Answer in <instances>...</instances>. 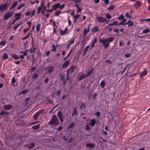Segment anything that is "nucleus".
<instances>
[{
    "instance_id": "obj_36",
    "label": "nucleus",
    "mask_w": 150,
    "mask_h": 150,
    "mask_svg": "<svg viewBox=\"0 0 150 150\" xmlns=\"http://www.w3.org/2000/svg\"><path fill=\"white\" fill-rule=\"evenodd\" d=\"M9 17V13H7L4 16V18L5 20H6Z\"/></svg>"
},
{
    "instance_id": "obj_38",
    "label": "nucleus",
    "mask_w": 150,
    "mask_h": 150,
    "mask_svg": "<svg viewBox=\"0 0 150 150\" xmlns=\"http://www.w3.org/2000/svg\"><path fill=\"white\" fill-rule=\"evenodd\" d=\"M75 38H72V40H70L69 41V45H71L73 44L74 42Z\"/></svg>"
},
{
    "instance_id": "obj_3",
    "label": "nucleus",
    "mask_w": 150,
    "mask_h": 150,
    "mask_svg": "<svg viewBox=\"0 0 150 150\" xmlns=\"http://www.w3.org/2000/svg\"><path fill=\"white\" fill-rule=\"evenodd\" d=\"M99 42L102 43L103 47L105 48L108 47L109 45L106 39H99Z\"/></svg>"
},
{
    "instance_id": "obj_16",
    "label": "nucleus",
    "mask_w": 150,
    "mask_h": 150,
    "mask_svg": "<svg viewBox=\"0 0 150 150\" xmlns=\"http://www.w3.org/2000/svg\"><path fill=\"white\" fill-rule=\"evenodd\" d=\"M18 3V1H14L12 4L11 6L10 7V9H13L14 8V7L17 5Z\"/></svg>"
},
{
    "instance_id": "obj_30",
    "label": "nucleus",
    "mask_w": 150,
    "mask_h": 150,
    "mask_svg": "<svg viewBox=\"0 0 150 150\" xmlns=\"http://www.w3.org/2000/svg\"><path fill=\"white\" fill-rule=\"evenodd\" d=\"M86 77H87L86 76V75H85L84 74H82L79 77V80H81Z\"/></svg>"
},
{
    "instance_id": "obj_15",
    "label": "nucleus",
    "mask_w": 150,
    "mask_h": 150,
    "mask_svg": "<svg viewBox=\"0 0 150 150\" xmlns=\"http://www.w3.org/2000/svg\"><path fill=\"white\" fill-rule=\"evenodd\" d=\"M106 39L108 43L109 44L110 42H112L113 40L114 39V38L113 37H110Z\"/></svg>"
},
{
    "instance_id": "obj_63",
    "label": "nucleus",
    "mask_w": 150,
    "mask_h": 150,
    "mask_svg": "<svg viewBox=\"0 0 150 150\" xmlns=\"http://www.w3.org/2000/svg\"><path fill=\"white\" fill-rule=\"evenodd\" d=\"M104 2L106 4H107L109 3V0H104Z\"/></svg>"
},
{
    "instance_id": "obj_62",
    "label": "nucleus",
    "mask_w": 150,
    "mask_h": 150,
    "mask_svg": "<svg viewBox=\"0 0 150 150\" xmlns=\"http://www.w3.org/2000/svg\"><path fill=\"white\" fill-rule=\"evenodd\" d=\"M5 114H6V112H5L4 111H2L0 113V115H5Z\"/></svg>"
},
{
    "instance_id": "obj_56",
    "label": "nucleus",
    "mask_w": 150,
    "mask_h": 150,
    "mask_svg": "<svg viewBox=\"0 0 150 150\" xmlns=\"http://www.w3.org/2000/svg\"><path fill=\"white\" fill-rule=\"evenodd\" d=\"M36 12V10H33L32 12V14L31 16H33Z\"/></svg>"
},
{
    "instance_id": "obj_18",
    "label": "nucleus",
    "mask_w": 150,
    "mask_h": 150,
    "mask_svg": "<svg viewBox=\"0 0 150 150\" xmlns=\"http://www.w3.org/2000/svg\"><path fill=\"white\" fill-rule=\"evenodd\" d=\"M125 24L126 25L128 24L129 27L133 25V22L130 20H128L127 23H125Z\"/></svg>"
},
{
    "instance_id": "obj_5",
    "label": "nucleus",
    "mask_w": 150,
    "mask_h": 150,
    "mask_svg": "<svg viewBox=\"0 0 150 150\" xmlns=\"http://www.w3.org/2000/svg\"><path fill=\"white\" fill-rule=\"evenodd\" d=\"M11 84L13 86H16L18 85V81L15 79L14 77H13L11 79Z\"/></svg>"
},
{
    "instance_id": "obj_37",
    "label": "nucleus",
    "mask_w": 150,
    "mask_h": 150,
    "mask_svg": "<svg viewBox=\"0 0 150 150\" xmlns=\"http://www.w3.org/2000/svg\"><path fill=\"white\" fill-rule=\"evenodd\" d=\"M40 25L39 24H38L36 28V31L37 32H38L40 30Z\"/></svg>"
},
{
    "instance_id": "obj_35",
    "label": "nucleus",
    "mask_w": 150,
    "mask_h": 150,
    "mask_svg": "<svg viewBox=\"0 0 150 150\" xmlns=\"http://www.w3.org/2000/svg\"><path fill=\"white\" fill-rule=\"evenodd\" d=\"M124 16L123 15H121L120 16H119L117 18V19L119 20H121L124 19Z\"/></svg>"
},
{
    "instance_id": "obj_48",
    "label": "nucleus",
    "mask_w": 150,
    "mask_h": 150,
    "mask_svg": "<svg viewBox=\"0 0 150 150\" xmlns=\"http://www.w3.org/2000/svg\"><path fill=\"white\" fill-rule=\"evenodd\" d=\"M6 44V42L5 41H3L0 42V45L2 46H4Z\"/></svg>"
},
{
    "instance_id": "obj_1",
    "label": "nucleus",
    "mask_w": 150,
    "mask_h": 150,
    "mask_svg": "<svg viewBox=\"0 0 150 150\" xmlns=\"http://www.w3.org/2000/svg\"><path fill=\"white\" fill-rule=\"evenodd\" d=\"M59 122V121L56 115L53 116L51 121L49 122V123L52 125H57Z\"/></svg>"
},
{
    "instance_id": "obj_60",
    "label": "nucleus",
    "mask_w": 150,
    "mask_h": 150,
    "mask_svg": "<svg viewBox=\"0 0 150 150\" xmlns=\"http://www.w3.org/2000/svg\"><path fill=\"white\" fill-rule=\"evenodd\" d=\"M64 7V4H63L61 6H60L59 5V7L60 9H62Z\"/></svg>"
},
{
    "instance_id": "obj_12",
    "label": "nucleus",
    "mask_w": 150,
    "mask_h": 150,
    "mask_svg": "<svg viewBox=\"0 0 150 150\" xmlns=\"http://www.w3.org/2000/svg\"><path fill=\"white\" fill-rule=\"evenodd\" d=\"M90 30V26H88L87 28H84V31L83 33V35L84 36L86 34L88 33Z\"/></svg>"
},
{
    "instance_id": "obj_57",
    "label": "nucleus",
    "mask_w": 150,
    "mask_h": 150,
    "mask_svg": "<svg viewBox=\"0 0 150 150\" xmlns=\"http://www.w3.org/2000/svg\"><path fill=\"white\" fill-rule=\"evenodd\" d=\"M95 115L98 117L100 115V113L99 112H97L95 113Z\"/></svg>"
},
{
    "instance_id": "obj_22",
    "label": "nucleus",
    "mask_w": 150,
    "mask_h": 150,
    "mask_svg": "<svg viewBox=\"0 0 150 150\" xmlns=\"http://www.w3.org/2000/svg\"><path fill=\"white\" fill-rule=\"evenodd\" d=\"M105 84V82L104 81H101L100 84V85L101 88H103L104 87Z\"/></svg>"
},
{
    "instance_id": "obj_43",
    "label": "nucleus",
    "mask_w": 150,
    "mask_h": 150,
    "mask_svg": "<svg viewBox=\"0 0 150 150\" xmlns=\"http://www.w3.org/2000/svg\"><path fill=\"white\" fill-rule=\"evenodd\" d=\"M125 16L127 17H128L129 18H130L132 16L130 15H129V13L128 12H127L125 14Z\"/></svg>"
},
{
    "instance_id": "obj_7",
    "label": "nucleus",
    "mask_w": 150,
    "mask_h": 150,
    "mask_svg": "<svg viewBox=\"0 0 150 150\" xmlns=\"http://www.w3.org/2000/svg\"><path fill=\"white\" fill-rule=\"evenodd\" d=\"M69 62L68 60L65 61L62 64V67L63 68H66L69 64Z\"/></svg>"
},
{
    "instance_id": "obj_28",
    "label": "nucleus",
    "mask_w": 150,
    "mask_h": 150,
    "mask_svg": "<svg viewBox=\"0 0 150 150\" xmlns=\"http://www.w3.org/2000/svg\"><path fill=\"white\" fill-rule=\"evenodd\" d=\"M106 18L107 19H110L112 18L110 14L109 13H108L106 15Z\"/></svg>"
},
{
    "instance_id": "obj_19",
    "label": "nucleus",
    "mask_w": 150,
    "mask_h": 150,
    "mask_svg": "<svg viewBox=\"0 0 150 150\" xmlns=\"http://www.w3.org/2000/svg\"><path fill=\"white\" fill-rule=\"evenodd\" d=\"M147 74V71H146L145 69L144 70V71L142 72L141 73L140 75V77L141 78H142V77L146 75Z\"/></svg>"
},
{
    "instance_id": "obj_54",
    "label": "nucleus",
    "mask_w": 150,
    "mask_h": 150,
    "mask_svg": "<svg viewBox=\"0 0 150 150\" xmlns=\"http://www.w3.org/2000/svg\"><path fill=\"white\" fill-rule=\"evenodd\" d=\"M114 32H116L117 34H119V30L118 29H115L113 30Z\"/></svg>"
},
{
    "instance_id": "obj_2",
    "label": "nucleus",
    "mask_w": 150,
    "mask_h": 150,
    "mask_svg": "<svg viewBox=\"0 0 150 150\" xmlns=\"http://www.w3.org/2000/svg\"><path fill=\"white\" fill-rule=\"evenodd\" d=\"M97 21L99 22L107 24L109 23V20L107 21L104 18L102 17L97 16L96 18Z\"/></svg>"
},
{
    "instance_id": "obj_9",
    "label": "nucleus",
    "mask_w": 150,
    "mask_h": 150,
    "mask_svg": "<svg viewBox=\"0 0 150 150\" xmlns=\"http://www.w3.org/2000/svg\"><path fill=\"white\" fill-rule=\"evenodd\" d=\"M21 13H15L14 16L15 19L17 21L18 20L21 18Z\"/></svg>"
},
{
    "instance_id": "obj_25",
    "label": "nucleus",
    "mask_w": 150,
    "mask_h": 150,
    "mask_svg": "<svg viewBox=\"0 0 150 150\" xmlns=\"http://www.w3.org/2000/svg\"><path fill=\"white\" fill-rule=\"evenodd\" d=\"M93 69H91V70L87 74H86V76L87 77L89 76L93 73Z\"/></svg>"
},
{
    "instance_id": "obj_42",
    "label": "nucleus",
    "mask_w": 150,
    "mask_h": 150,
    "mask_svg": "<svg viewBox=\"0 0 150 150\" xmlns=\"http://www.w3.org/2000/svg\"><path fill=\"white\" fill-rule=\"evenodd\" d=\"M89 48V46L88 45L84 49V51L85 53H86V52H87Z\"/></svg>"
},
{
    "instance_id": "obj_51",
    "label": "nucleus",
    "mask_w": 150,
    "mask_h": 150,
    "mask_svg": "<svg viewBox=\"0 0 150 150\" xmlns=\"http://www.w3.org/2000/svg\"><path fill=\"white\" fill-rule=\"evenodd\" d=\"M72 1H73L75 2L76 3H78L80 2L81 1V0H71Z\"/></svg>"
},
{
    "instance_id": "obj_8",
    "label": "nucleus",
    "mask_w": 150,
    "mask_h": 150,
    "mask_svg": "<svg viewBox=\"0 0 150 150\" xmlns=\"http://www.w3.org/2000/svg\"><path fill=\"white\" fill-rule=\"evenodd\" d=\"M76 67L74 65H72L67 70V72L68 73L71 72H73L74 69H76Z\"/></svg>"
},
{
    "instance_id": "obj_39",
    "label": "nucleus",
    "mask_w": 150,
    "mask_h": 150,
    "mask_svg": "<svg viewBox=\"0 0 150 150\" xmlns=\"http://www.w3.org/2000/svg\"><path fill=\"white\" fill-rule=\"evenodd\" d=\"M72 52V50H71L69 52L68 54L65 57V58H64L63 59L64 60H66L67 58L70 55V54Z\"/></svg>"
},
{
    "instance_id": "obj_49",
    "label": "nucleus",
    "mask_w": 150,
    "mask_h": 150,
    "mask_svg": "<svg viewBox=\"0 0 150 150\" xmlns=\"http://www.w3.org/2000/svg\"><path fill=\"white\" fill-rule=\"evenodd\" d=\"M86 128L87 130H89L90 129L89 126L88 124L86 125Z\"/></svg>"
},
{
    "instance_id": "obj_46",
    "label": "nucleus",
    "mask_w": 150,
    "mask_h": 150,
    "mask_svg": "<svg viewBox=\"0 0 150 150\" xmlns=\"http://www.w3.org/2000/svg\"><path fill=\"white\" fill-rule=\"evenodd\" d=\"M8 57V56L7 54H4L3 57L2 58L3 59H7Z\"/></svg>"
},
{
    "instance_id": "obj_53",
    "label": "nucleus",
    "mask_w": 150,
    "mask_h": 150,
    "mask_svg": "<svg viewBox=\"0 0 150 150\" xmlns=\"http://www.w3.org/2000/svg\"><path fill=\"white\" fill-rule=\"evenodd\" d=\"M38 76V75L37 74H35L33 76V78L34 79H36Z\"/></svg>"
},
{
    "instance_id": "obj_14",
    "label": "nucleus",
    "mask_w": 150,
    "mask_h": 150,
    "mask_svg": "<svg viewBox=\"0 0 150 150\" xmlns=\"http://www.w3.org/2000/svg\"><path fill=\"white\" fill-rule=\"evenodd\" d=\"M48 74H50L53 71L54 69V67L52 66H49L48 67Z\"/></svg>"
},
{
    "instance_id": "obj_45",
    "label": "nucleus",
    "mask_w": 150,
    "mask_h": 150,
    "mask_svg": "<svg viewBox=\"0 0 150 150\" xmlns=\"http://www.w3.org/2000/svg\"><path fill=\"white\" fill-rule=\"evenodd\" d=\"M39 2V1L38 0H36L34 2L31 1V4L32 5H33L35 3H37V4H38Z\"/></svg>"
},
{
    "instance_id": "obj_17",
    "label": "nucleus",
    "mask_w": 150,
    "mask_h": 150,
    "mask_svg": "<svg viewBox=\"0 0 150 150\" xmlns=\"http://www.w3.org/2000/svg\"><path fill=\"white\" fill-rule=\"evenodd\" d=\"M97 41V39L96 38H94L93 41L92 43V45L90 49H91L94 47L95 46V44L96 43V42Z\"/></svg>"
},
{
    "instance_id": "obj_64",
    "label": "nucleus",
    "mask_w": 150,
    "mask_h": 150,
    "mask_svg": "<svg viewBox=\"0 0 150 150\" xmlns=\"http://www.w3.org/2000/svg\"><path fill=\"white\" fill-rule=\"evenodd\" d=\"M36 69V68L35 67H33L31 69V71H34Z\"/></svg>"
},
{
    "instance_id": "obj_6",
    "label": "nucleus",
    "mask_w": 150,
    "mask_h": 150,
    "mask_svg": "<svg viewBox=\"0 0 150 150\" xmlns=\"http://www.w3.org/2000/svg\"><path fill=\"white\" fill-rule=\"evenodd\" d=\"M57 116L58 117L59 120L61 121V122H62L63 121V116L62 115V112L60 111H59L57 113Z\"/></svg>"
},
{
    "instance_id": "obj_52",
    "label": "nucleus",
    "mask_w": 150,
    "mask_h": 150,
    "mask_svg": "<svg viewBox=\"0 0 150 150\" xmlns=\"http://www.w3.org/2000/svg\"><path fill=\"white\" fill-rule=\"evenodd\" d=\"M131 55V54L130 53H128L127 54H125V56L127 58L129 57Z\"/></svg>"
},
{
    "instance_id": "obj_31",
    "label": "nucleus",
    "mask_w": 150,
    "mask_h": 150,
    "mask_svg": "<svg viewBox=\"0 0 150 150\" xmlns=\"http://www.w3.org/2000/svg\"><path fill=\"white\" fill-rule=\"evenodd\" d=\"M61 11H57L55 13V16H58L61 14Z\"/></svg>"
},
{
    "instance_id": "obj_24",
    "label": "nucleus",
    "mask_w": 150,
    "mask_h": 150,
    "mask_svg": "<svg viewBox=\"0 0 150 150\" xmlns=\"http://www.w3.org/2000/svg\"><path fill=\"white\" fill-rule=\"evenodd\" d=\"M86 146L87 147H94V144L92 143H88L86 145Z\"/></svg>"
},
{
    "instance_id": "obj_4",
    "label": "nucleus",
    "mask_w": 150,
    "mask_h": 150,
    "mask_svg": "<svg viewBox=\"0 0 150 150\" xmlns=\"http://www.w3.org/2000/svg\"><path fill=\"white\" fill-rule=\"evenodd\" d=\"M44 111V110L42 109L40 110L38 112H37L34 115L33 118L34 119L36 120L38 116L41 114Z\"/></svg>"
},
{
    "instance_id": "obj_20",
    "label": "nucleus",
    "mask_w": 150,
    "mask_h": 150,
    "mask_svg": "<svg viewBox=\"0 0 150 150\" xmlns=\"http://www.w3.org/2000/svg\"><path fill=\"white\" fill-rule=\"evenodd\" d=\"M90 122L91 125L92 126H93L95 125L96 123L95 120L94 119L91 120H90Z\"/></svg>"
},
{
    "instance_id": "obj_59",
    "label": "nucleus",
    "mask_w": 150,
    "mask_h": 150,
    "mask_svg": "<svg viewBox=\"0 0 150 150\" xmlns=\"http://www.w3.org/2000/svg\"><path fill=\"white\" fill-rule=\"evenodd\" d=\"M30 14V12L29 11H27L25 13V15L26 16L29 15Z\"/></svg>"
},
{
    "instance_id": "obj_61",
    "label": "nucleus",
    "mask_w": 150,
    "mask_h": 150,
    "mask_svg": "<svg viewBox=\"0 0 150 150\" xmlns=\"http://www.w3.org/2000/svg\"><path fill=\"white\" fill-rule=\"evenodd\" d=\"M63 127L62 126H59L58 128V129L59 131H60L62 129Z\"/></svg>"
},
{
    "instance_id": "obj_55",
    "label": "nucleus",
    "mask_w": 150,
    "mask_h": 150,
    "mask_svg": "<svg viewBox=\"0 0 150 150\" xmlns=\"http://www.w3.org/2000/svg\"><path fill=\"white\" fill-rule=\"evenodd\" d=\"M79 16H80L79 15L77 14L76 15H75L74 16V18L75 19H78L79 18Z\"/></svg>"
},
{
    "instance_id": "obj_32",
    "label": "nucleus",
    "mask_w": 150,
    "mask_h": 150,
    "mask_svg": "<svg viewBox=\"0 0 150 150\" xmlns=\"http://www.w3.org/2000/svg\"><path fill=\"white\" fill-rule=\"evenodd\" d=\"M98 27L95 26L93 28H92V30L94 32H96L98 31Z\"/></svg>"
},
{
    "instance_id": "obj_58",
    "label": "nucleus",
    "mask_w": 150,
    "mask_h": 150,
    "mask_svg": "<svg viewBox=\"0 0 150 150\" xmlns=\"http://www.w3.org/2000/svg\"><path fill=\"white\" fill-rule=\"evenodd\" d=\"M126 25L125 23H124L123 22H122V21L120 22L118 24V25Z\"/></svg>"
},
{
    "instance_id": "obj_41",
    "label": "nucleus",
    "mask_w": 150,
    "mask_h": 150,
    "mask_svg": "<svg viewBox=\"0 0 150 150\" xmlns=\"http://www.w3.org/2000/svg\"><path fill=\"white\" fill-rule=\"evenodd\" d=\"M42 1L41 2V6L40 7H38L37 8V9H39V10L41 11V10H42L43 8V6H42Z\"/></svg>"
},
{
    "instance_id": "obj_40",
    "label": "nucleus",
    "mask_w": 150,
    "mask_h": 150,
    "mask_svg": "<svg viewBox=\"0 0 150 150\" xmlns=\"http://www.w3.org/2000/svg\"><path fill=\"white\" fill-rule=\"evenodd\" d=\"M42 6L43 7V10L45 11H46V7L45 5V3L44 1H42Z\"/></svg>"
},
{
    "instance_id": "obj_50",
    "label": "nucleus",
    "mask_w": 150,
    "mask_h": 150,
    "mask_svg": "<svg viewBox=\"0 0 150 150\" xmlns=\"http://www.w3.org/2000/svg\"><path fill=\"white\" fill-rule=\"evenodd\" d=\"M112 23L113 26L115 25H118V24H117V23H118V21H114Z\"/></svg>"
},
{
    "instance_id": "obj_34",
    "label": "nucleus",
    "mask_w": 150,
    "mask_h": 150,
    "mask_svg": "<svg viewBox=\"0 0 150 150\" xmlns=\"http://www.w3.org/2000/svg\"><path fill=\"white\" fill-rule=\"evenodd\" d=\"M35 145V144L34 143H32L30 144L27 145V146L28 148L30 149L33 148Z\"/></svg>"
},
{
    "instance_id": "obj_21",
    "label": "nucleus",
    "mask_w": 150,
    "mask_h": 150,
    "mask_svg": "<svg viewBox=\"0 0 150 150\" xmlns=\"http://www.w3.org/2000/svg\"><path fill=\"white\" fill-rule=\"evenodd\" d=\"M134 6L137 8H138L140 6L141 4L139 1H137L134 4Z\"/></svg>"
},
{
    "instance_id": "obj_29",
    "label": "nucleus",
    "mask_w": 150,
    "mask_h": 150,
    "mask_svg": "<svg viewBox=\"0 0 150 150\" xmlns=\"http://www.w3.org/2000/svg\"><path fill=\"white\" fill-rule=\"evenodd\" d=\"M40 124H38L32 127L34 129H37L39 128Z\"/></svg>"
},
{
    "instance_id": "obj_33",
    "label": "nucleus",
    "mask_w": 150,
    "mask_h": 150,
    "mask_svg": "<svg viewBox=\"0 0 150 150\" xmlns=\"http://www.w3.org/2000/svg\"><path fill=\"white\" fill-rule=\"evenodd\" d=\"M74 125L75 123L73 122H72L69 125V129H71L74 127Z\"/></svg>"
},
{
    "instance_id": "obj_23",
    "label": "nucleus",
    "mask_w": 150,
    "mask_h": 150,
    "mask_svg": "<svg viewBox=\"0 0 150 150\" xmlns=\"http://www.w3.org/2000/svg\"><path fill=\"white\" fill-rule=\"evenodd\" d=\"M25 4L22 3L18 6L17 9L19 10L21 9L23 7H24L25 5Z\"/></svg>"
},
{
    "instance_id": "obj_13",
    "label": "nucleus",
    "mask_w": 150,
    "mask_h": 150,
    "mask_svg": "<svg viewBox=\"0 0 150 150\" xmlns=\"http://www.w3.org/2000/svg\"><path fill=\"white\" fill-rule=\"evenodd\" d=\"M60 5L59 3H57L53 5L52 6V7L53 8V10H56L57 8L59 7Z\"/></svg>"
},
{
    "instance_id": "obj_44",
    "label": "nucleus",
    "mask_w": 150,
    "mask_h": 150,
    "mask_svg": "<svg viewBox=\"0 0 150 150\" xmlns=\"http://www.w3.org/2000/svg\"><path fill=\"white\" fill-rule=\"evenodd\" d=\"M21 24V23H20L19 24H17L14 27V30H16L17 28L19 27V26Z\"/></svg>"
},
{
    "instance_id": "obj_27",
    "label": "nucleus",
    "mask_w": 150,
    "mask_h": 150,
    "mask_svg": "<svg viewBox=\"0 0 150 150\" xmlns=\"http://www.w3.org/2000/svg\"><path fill=\"white\" fill-rule=\"evenodd\" d=\"M11 56L16 59H17L19 58V57L18 56V55L15 54H12Z\"/></svg>"
},
{
    "instance_id": "obj_47",
    "label": "nucleus",
    "mask_w": 150,
    "mask_h": 150,
    "mask_svg": "<svg viewBox=\"0 0 150 150\" xmlns=\"http://www.w3.org/2000/svg\"><path fill=\"white\" fill-rule=\"evenodd\" d=\"M4 109L6 110H9V105H5L4 107Z\"/></svg>"
},
{
    "instance_id": "obj_26",
    "label": "nucleus",
    "mask_w": 150,
    "mask_h": 150,
    "mask_svg": "<svg viewBox=\"0 0 150 150\" xmlns=\"http://www.w3.org/2000/svg\"><path fill=\"white\" fill-rule=\"evenodd\" d=\"M150 32V29L147 28L144 29L142 31L143 33H147Z\"/></svg>"
},
{
    "instance_id": "obj_11",
    "label": "nucleus",
    "mask_w": 150,
    "mask_h": 150,
    "mask_svg": "<svg viewBox=\"0 0 150 150\" xmlns=\"http://www.w3.org/2000/svg\"><path fill=\"white\" fill-rule=\"evenodd\" d=\"M67 29L66 28L64 30H61L60 31V33L61 35H63L65 34L66 33L67 31Z\"/></svg>"
},
{
    "instance_id": "obj_10",
    "label": "nucleus",
    "mask_w": 150,
    "mask_h": 150,
    "mask_svg": "<svg viewBox=\"0 0 150 150\" xmlns=\"http://www.w3.org/2000/svg\"><path fill=\"white\" fill-rule=\"evenodd\" d=\"M7 7V5L6 4L2 5L0 6V11H3L5 10Z\"/></svg>"
}]
</instances>
